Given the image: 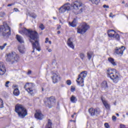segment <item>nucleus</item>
I'll list each match as a JSON object with an SVG mask.
<instances>
[{"instance_id": "f8f14e48", "label": "nucleus", "mask_w": 128, "mask_h": 128, "mask_svg": "<svg viewBox=\"0 0 128 128\" xmlns=\"http://www.w3.org/2000/svg\"><path fill=\"white\" fill-rule=\"evenodd\" d=\"M88 112L89 114H90L92 116H96V114H100V110L98 108H90L88 110Z\"/></svg>"}, {"instance_id": "20e7f679", "label": "nucleus", "mask_w": 128, "mask_h": 128, "mask_svg": "<svg viewBox=\"0 0 128 128\" xmlns=\"http://www.w3.org/2000/svg\"><path fill=\"white\" fill-rule=\"evenodd\" d=\"M15 112L20 118H24L26 116H28L26 109L22 104H17L15 106Z\"/></svg>"}, {"instance_id": "dca6fc26", "label": "nucleus", "mask_w": 128, "mask_h": 128, "mask_svg": "<svg viewBox=\"0 0 128 128\" xmlns=\"http://www.w3.org/2000/svg\"><path fill=\"white\" fill-rule=\"evenodd\" d=\"M101 100L106 108L107 110H110V105L108 104V102L106 100V99L102 98H101Z\"/></svg>"}, {"instance_id": "7ed1b4c3", "label": "nucleus", "mask_w": 128, "mask_h": 128, "mask_svg": "<svg viewBox=\"0 0 128 128\" xmlns=\"http://www.w3.org/2000/svg\"><path fill=\"white\" fill-rule=\"evenodd\" d=\"M106 74L108 78H110L114 82L116 83L120 80V74L116 69H108L106 70Z\"/></svg>"}, {"instance_id": "603ef678", "label": "nucleus", "mask_w": 128, "mask_h": 128, "mask_svg": "<svg viewBox=\"0 0 128 128\" xmlns=\"http://www.w3.org/2000/svg\"><path fill=\"white\" fill-rule=\"evenodd\" d=\"M58 34H60V31H58Z\"/></svg>"}, {"instance_id": "6e6552de", "label": "nucleus", "mask_w": 128, "mask_h": 128, "mask_svg": "<svg viewBox=\"0 0 128 128\" xmlns=\"http://www.w3.org/2000/svg\"><path fill=\"white\" fill-rule=\"evenodd\" d=\"M88 28H90V26L86 22L82 23L78 28L77 32L81 34H84L86 32V30H88Z\"/></svg>"}, {"instance_id": "9b49d317", "label": "nucleus", "mask_w": 128, "mask_h": 128, "mask_svg": "<svg viewBox=\"0 0 128 128\" xmlns=\"http://www.w3.org/2000/svg\"><path fill=\"white\" fill-rule=\"evenodd\" d=\"M126 50V47L124 46H121L120 47H116L115 48V54L118 56H122L124 54V52Z\"/></svg>"}, {"instance_id": "3c124183", "label": "nucleus", "mask_w": 128, "mask_h": 128, "mask_svg": "<svg viewBox=\"0 0 128 128\" xmlns=\"http://www.w3.org/2000/svg\"><path fill=\"white\" fill-rule=\"evenodd\" d=\"M70 122H76V120H70Z\"/></svg>"}, {"instance_id": "9d476101", "label": "nucleus", "mask_w": 128, "mask_h": 128, "mask_svg": "<svg viewBox=\"0 0 128 128\" xmlns=\"http://www.w3.org/2000/svg\"><path fill=\"white\" fill-rule=\"evenodd\" d=\"M44 104L48 106L49 108H51L54 106V104H56V98L54 96H50L45 99Z\"/></svg>"}, {"instance_id": "a18cd8bd", "label": "nucleus", "mask_w": 128, "mask_h": 128, "mask_svg": "<svg viewBox=\"0 0 128 128\" xmlns=\"http://www.w3.org/2000/svg\"><path fill=\"white\" fill-rule=\"evenodd\" d=\"M74 90H76L74 88H71V91H72V92H74Z\"/></svg>"}, {"instance_id": "0eeeda50", "label": "nucleus", "mask_w": 128, "mask_h": 128, "mask_svg": "<svg viewBox=\"0 0 128 128\" xmlns=\"http://www.w3.org/2000/svg\"><path fill=\"white\" fill-rule=\"evenodd\" d=\"M25 90L28 92L30 96H34V94L36 92V85L32 83H27L24 86Z\"/></svg>"}, {"instance_id": "cd10ccee", "label": "nucleus", "mask_w": 128, "mask_h": 128, "mask_svg": "<svg viewBox=\"0 0 128 128\" xmlns=\"http://www.w3.org/2000/svg\"><path fill=\"white\" fill-rule=\"evenodd\" d=\"M102 86L104 88H108V84H106V82H104L102 84Z\"/></svg>"}, {"instance_id": "473e14b6", "label": "nucleus", "mask_w": 128, "mask_h": 128, "mask_svg": "<svg viewBox=\"0 0 128 128\" xmlns=\"http://www.w3.org/2000/svg\"><path fill=\"white\" fill-rule=\"evenodd\" d=\"M114 38H116V40H120V34H115Z\"/></svg>"}, {"instance_id": "4468645a", "label": "nucleus", "mask_w": 128, "mask_h": 128, "mask_svg": "<svg viewBox=\"0 0 128 128\" xmlns=\"http://www.w3.org/2000/svg\"><path fill=\"white\" fill-rule=\"evenodd\" d=\"M6 70L3 62H0V76H4L6 74Z\"/></svg>"}, {"instance_id": "ea45409f", "label": "nucleus", "mask_w": 128, "mask_h": 128, "mask_svg": "<svg viewBox=\"0 0 128 128\" xmlns=\"http://www.w3.org/2000/svg\"><path fill=\"white\" fill-rule=\"evenodd\" d=\"M114 16H116V15H113L112 14V12H110V18H114Z\"/></svg>"}, {"instance_id": "bf43d9fd", "label": "nucleus", "mask_w": 128, "mask_h": 128, "mask_svg": "<svg viewBox=\"0 0 128 128\" xmlns=\"http://www.w3.org/2000/svg\"><path fill=\"white\" fill-rule=\"evenodd\" d=\"M122 3L124 4V1H123V2H122Z\"/></svg>"}, {"instance_id": "13d9d810", "label": "nucleus", "mask_w": 128, "mask_h": 128, "mask_svg": "<svg viewBox=\"0 0 128 128\" xmlns=\"http://www.w3.org/2000/svg\"><path fill=\"white\" fill-rule=\"evenodd\" d=\"M54 20H56V18H54Z\"/></svg>"}, {"instance_id": "4c0bfd02", "label": "nucleus", "mask_w": 128, "mask_h": 128, "mask_svg": "<svg viewBox=\"0 0 128 128\" xmlns=\"http://www.w3.org/2000/svg\"><path fill=\"white\" fill-rule=\"evenodd\" d=\"M6 16V13L4 12H1L0 13V16Z\"/></svg>"}, {"instance_id": "2eb2a0df", "label": "nucleus", "mask_w": 128, "mask_h": 128, "mask_svg": "<svg viewBox=\"0 0 128 128\" xmlns=\"http://www.w3.org/2000/svg\"><path fill=\"white\" fill-rule=\"evenodd\" d=\"M52 74V78L53 84H56L58 82V80H60V76L56 73H53Z\"/></svg>"}, {"instance_id": "6ab92c4d", "label": "nucleus", "mask_w": 128, "mask_h": 128, "mask_svg": "<svg viewBox=\"0 0 128 128\" xmlns=\"http://www.w3.org/2000/svg\"><path fill=\"white\" fill-rule=\"evenodd\" d=\"M14 90L13 92V94L16 96H20V90L18 88V85L14 86Z\"/></svg>"}, {"instance_id": "ddd939ff", "label": "nucleus", "mask_w": 128, "mask_h": 128, "mask_svg": "<svg viewBox=\"0 0 128 128\" xmlns=\"http://www.w3.org/2000/svg\"><path fill=\"white\" fill-rule=\"evenodd\" d=\"M34 116L36 120H42L44 118V114L42 113L40 110H36V112L34 114Z\"/></svg>"}, {"instance_id": "c9c22d12", "label": "nucleus", "mask_w": 128, "mask_h": 128, "mask_svg": "<svg viewBox=\"0 0 128 128\" xmlns=\"http://www.w3.org/2000/svg\"><path fill=\"white\" fill-rule=\"evenodd\" d=\"M66 84L68 86H70V84H72V81H70V80H68L66 81Z\"/></svg>"}, {"instance_id": "7c9ffc66", "label": "nucleus", "mask_w": 128, "mask_h": 128, "mask_svg": "<svg viewBox=\"0 0 128 128\" xmlns=\"http://www.w3.org/2000/svg\"><path fill=\"white\" fill-rule=\"evenodd\" d=\"M39 28H40L41 30H44V25L42 24H40L39 26Z\"/></svg>"}, {"instance_id": "052dcab7", "label": "nucleus", "mask_w": 128, "mask_h": 128, "mask_svg": "<svg viewBox=\"0 0 128 128\" xmlns=\"http://www.w3.org/2000/svg\"><path fill=\"white\" fill-rule=\"evenodd\" d=\"M126 115L128 116V113H126Z\"/></svg>"}, {"instance_id": "72a5a7b5", "label": "nucleus", "mask_w": 128, "mask_h": 128, "mask_svg": "<svg viewBox=\"0 0 128 128\" xmlns=\"http://www.w3.org/2000/svg\"><path fill=\"white\" fill-rule=\"evenodd\" d=\"M31 18H36V14H32L30 15Z\"/></svg>"}, {"instance_id": "8fccbe9b", "label": "nucleus", "mask_w": 128, "mask_h": 128, "mask_svg": "<svg viewBox=\"0 0 128 128\" xmlns=\"http://www.w3.org/2000/svg\"><path fill=\"white\" fill-rule=\"evenodd\" d=\"M48 43H49L50 44H52V41H50H50H48Z\"/></svg>"}, {"instance_id": "f257e3e1", "label": "nucleus", "mask_w": 128, "mask_h": 128, "mask_svg": "<svg viewBox=\"0 0 128 128\" xmlns=\"http://www.w3.org/2000/svg\"><path fill=\"white\" fill-rule=\"evenodd\" d=\"M21 34H24L30 38V41L32 44V46L34 50L32 51V52H34V50H36L38 52H40V43L38 40V34L37 32L28 30L24 28L22 30Z\"/></svg>"}, {"instance_id": "aec40b11", "label": "nucleus", "mask_w": 128, "mask_h": 128, "mask_svg": "<svg viewBox=\"0 0 128 128\" xmlns=\"http://www.w3.org/2000/svg\"><path fill=\"white\" fill-rule=\"evenodd\" d=\"M108 62L112 64L114 66H116V62L114 60V59L112 58H108Z\"/></svg>"}, {"instance_id": "49530a36", "label": "nucleus", "mask_w": 128, "mask_h": 128, "mask_svg": "<svg viewBox=\"0 0 128 128\" xmlns=\"http://www.w3.org/2000/svg\"><path fill=\"white\" fill-rule=\"evenodd\" d=\"M14 6V4H8V6Z\"/></svg>"}, {"instance_id": "423d86ee", "label": "nucleus", "mask_w": 128, "mask_h": 128, "mask_svg": "<svg viewBox=\"0 0 128 128\" xmlns=\"http://www.w3.org/2000/svg\"><path fill=\"white\" fill-rule=\"evenodd\" d=\"M20 60V56L18 54H16V52H12L6 54V60L10 62H18Z\"/></svg>"}, {"instance_id": "2f4dec72", "label": "nucleus", "mask_w": 128, "mask_h": 128, "mask_svg": "<svg viewBox=\"0 0 128 128\" xmlns=\"http://www.w3.org/2000/svg\"><path fill=\"white\" fill-rule=\"evenodd\" d=\"M4 108V102H2V100L0 98V108Z\"/></svg>"}, {"instance_id": "412c9836", "label": "nucleus", "mask_w": 128, "mask_h": 128, "mask_svg": "<svg viewBox=\"0 0 128 128\" xmlns=\"http://www.w3.org/2000/svg\"><path fill=\"white\" fill-rule=\"evenodd\" d=\"M16 38L20 44H24V39L22 36L20 35H16Z\"/></svg>"}, {"instance_id": "79ce46f5", "label": "nucleus", "mask_w": 128, "mask_h": 128, "mask_svg": "<svg viewBox=\"0 0 128 128\" xmlns=\"http://www.w3.org/2000/svg\"><path fill=\"white\" fill-rule=\"evenodd\" d=\"M27 74H32V70H29L27 73Z\"/></svg>"}, {"instance_id": "c756f323", "label": "nucleus", "mask_w": 128, "mask_h": 128, "mask_svg": "<svg viewBox=\"0 0 128 128\" xmlns=\"http://www.w3.org/2000/svg\"><path fill=\"white\" fill-rule=\"evenodd\" d=\"M6 46H8V44L4 43L2 46H0V50H4V48Z\"/></svg>"}, {"instance_id": "58836bf2", "label": "nucleus", "mask_w": 128, "mask_h": 128, "mask_svg": "<svg viewBox=\"0 0 128 128\" xmlns=\"http://www.w3.org/2000/svg\"><path fill=\"white\" fill-rule=\"evenodd\" d=\"M104 126L106 128H110V125L108 123L104 124Z\"/></svg>"}, {"instance_id": "a211bd4d", "label": "nucleus", "mask_w": 128, "mask_h": 128, "mask_svg": "<svg viewBox=\"0 0 128 128\" xmlns=\"http://www.w3.org/2000/svg\"><path fill=\"white\" fill-rule=\"evenodd\" d=\"M67 44L68 46H70L72 50H74V42L72 41V38H69L67 41Z\"/></svg>"}, {"instance_id": "864d4df0", "label": "nucleus", "mask_w": 128, "mask_h": 128, "mask_svg": "<svg viewBox=\"0 0 128 128\" xmlns=\"http://www.w3.org/2000/svg\"><path fill=\"white\" fill-rule=\"evenodd\" d=\"M72 118H74V114L72 115Z\"/></svg>"}, {"instance_id": "1a4fd4ad", "label": "nucleus", "mask_w": 128, "mask_h": 128, "mask_svg": "<svg viewBox=\"0 0 128 128\" xmlns=\"http://www.w3.org/2000/svg\"><path fill=\"white\" fill-rule=\"evenodd\" d=\"M87 72L86 71H84L81 72L80 74L78 76V78H77L76 82L80 86H84V78L86 77Z\"/></svg>"}, {"instance_id": "f03ea898", "label": "nucleus", "mask_w": 128, "mask_h": 128, "mask_svg": "<svg viewBox=\"0 0 128 128\" xmlns=\"http://www.w3.org/2000/svg\"><path fill=\"white\" fill-rule=\"evenodd\" d=\"M72 8L73 12L75 14H78L82 12V3L80 1H76L72 4L66 3L62 6L58 10L60 14H64L66 10H70V7Z\"/></svg>"}, {"instance_id": "de8ad7c7", "label": "nucleus", "mask_w": 128, "mask_h": 128, "mask_svg": "<svg viewBox=\"0 0 128 128\" xmlns=\"http://www.w3.org/2000/svg\"><path fill=\"white\" fill-rule=\"evenodd\" d=\"M61 26H58V27H57V30H60V28Z\"/></svg>"}, {"instance_id": "4d7b16f0", "label": "nucleus", "mask_w": 128, "mask_h": 128, "mask_svg": "<svg viewBox=\"0 0 128 128\" xmlns=\"http://www.w3.org/2000/svg\"><path fill=\"white\" fill-rule=\"evenodd\" d=\"M74 116L75 114H76V113L74 112Z\"/></svg>"}, {"instance_id": "393cba45", "label": "nucleus", "mask_w": 128, "mask_h": 128, "mask_svg": "<svg viewBox=\"0 0 128 128\" xmlns=\"http://www.w3.org/2000/svg\"><path fill=\"white\" fill-rule=\"evenodd\" d=\"M52 120H48L46 128H52Z\"/></svg>"}, {"instance_id": "a19ab883", "label": "nucleus", "mask_w": 128, "mask_h": 128, "mask_svg": "<svg viewBox=\"0 0 128 128\" xmlns=\"http://www.w3.org/2000/svg\"><path fill=\"white\" fill-rule=\"evenodd\" d=\"M103 7H104V8H109L108 6L106 5V4L104 5V6H103Z\"/></svg>"}, {"instance_id": "c03bdc74", "label": "nucleus", "mask_w": 128, "mask_h": 128, "mask_svg": "<svg viewBox=\"0 0 128 128\" xmlns=\"http://www.w3.org/2000/svg\"><path fill=\"white\" fill-rule=\"evenodd\" d=\"M14 12H20V10H18V9L16 8H14Z\"/></svg>"}, {"instance_id": "5fc2aeb1", "label": "nucleus", "mask_w": 128, "mask_h": 128, "mask_svg": "<svg viewBox=\"0 0 128 128\" xmlns=\"http://www.w3.org/2000/svg\"><path fill=\"white\" fill-rule=\"evenodd\" d=\"M116 116H120V114H116Z\"/></svg>"}, {"instance_id": "bb28decb", "label": "nucleus", "mask_w": 128, "mask_h": 128, "mask_svg": "<svg viewBox=\"0 0 128 128\" xmlns=\"http://www.w3.org/2000/svg\"><path fill=\"white\" fill-rule=\"evenodd\" d=\"M88 58L89 60H90V59L92 57V52H88L87 54Z\"/></svg>"}, {"instance_id": "4be33fe9", "label": "nucleus", "mask_w": 128, "mask_h": 128, "mask_svg": "<svg viewBox=\"0 0 128 128\" xmlns=\"http://www.w3.org/2000/svg\"><path fill=\"white\" fill-rule=\"evenodd\" d=\"M18 50L20 54H24V46H21L18 47Z\"/></svg>"}, {"instance_id": "f704fd0d", "label": "nucleus", "mask_w": 128, "mask_h": 128, "mask_svg": "<svg viewBox=\"0 0 128 128\" xmlns=\"http://www.w3.org/2000/svg\"><path fill=\"white\" fill-rule=\"evenodd\" d=\"M10 81H7L6 82V84H5V86L6 87V88H8V84H10Z\"/></svg>"}, {"instance_id": "b1692460", "label": "nucleus", "mask_w": 128, "mask_h": 128, "mask_svg": "<svg viewBox=\"0 0 128 128\" xmlns=\"http://www.w3.org/2000/svg\"><path fill=\"white\" fill-rule=\"evenodd\" d=\"M69 24L70 26L72 28H74V26H76V20H74L72 22H69Z\"/></svg>"}, {"instance_id": "c85d7f7f", "label": "nucleus", "mask_w": 128, "mask_h": 128, "mask_svg": "<svg viewBox=\"0 0 128 128\" xmlns=\"http://www.w3.org/2000/svg\"><path fill=\"white\" fill-rule=\"evenodd\" d=\"M84 56H85L84 54L80 53V58L82 60H84Z\"/></svg>"}, {"instance_id": "e433bc0d", "label": "nucleus", "mask_w": 128, "mask_h": 128, "mask_svg": "<svg viewBox=\"0 0 128 128\" xmlns=\"http://www.w3.org/2000/svg\"><path fill=\"white\" fill-rule=\"evenodd\" d=\"M112 120H113V122H116V116H112Z\"/></svg>"}, {"instance_id": "09e8293b", "label": "nucleus", "mask_w": 128, "mask_h": 128, "mask_svg": "<svg viewBox=\"0 0 128 128\" xmlns=\"http://www.w3.org/2000/svg\"><path fill=\"white\" fill-rule=\"evenodd\" d=\"M48 52H52V49H49V50H48Z\"/></svg>"}, {"instance_id": "6e6d98bb", "label": "nucleus", "mask_w": 128, "mask_h": 128, "mask_svg": "<svg viewBox=\"0 0 128 128\" xmlns=\"http://www.w3.org/2000/svg\"><path fill=\"white\" fill-rule=\"evenodd\" d=\"M44 88H42V92H44Z\"/></svg>"}, {"instance_id": "37998d69", "label": "nucleus", "mask_w": 128, "mask_h": 128, "mask_svg": "<svg viewBox=\"0 0 128 128\" xmlns=\"http://www.w3.org/2000/svg\"><path fill=\"white\" fill-rule=\"evenodd\" d=\"M48 38H46V41H45V42L46 44L48 42Z\"/></svg>"}, {"instance_id": "680f3d73", "label": "nucleus", "mask_w": 128, "mask_h": 128, "mask_svg": "<svg viewBox=\"0 0 128 128\" xmlns=\"http://www.w3.org/2000/svg\"><path fill=\"white\" fill-rule=\"evenodd\" d=\"M114 105L116 106V104H114Z\"/></svg>"}, {"instance_id": "39448f33", "label": "nucleus", "mask_w": 128, "mask_h": 128, "mask_svg": "<svg viewBox=\"0 0 128 128\" xmlns=\"http://www.w3.org/2000/svg\"><path fill=\"white\" fill-rule=\"evenodd\" d=\"M0 34L6 38H8L10 36V28L8 24H5L0 26Z\"/></svg>"}, {"instance_id": "5701e85b", "label": "nucleus", "mask_w": 128, "mask_h": 128, "mask_svg": "<svg viewBox=\"0 0 128 128\" xmlns=\"http://www.w3.org/2000/svg\"><path fill=\"white\" fill-rule=\"evenodd\" d=\"M70 102H72L73 104H76V102L78 101V99H76V97L72 96L70 98Z\"/></svg>"}, {"instance_id": "a878e982", "label": "nucleus", "mask_w": 128, "mask_h": 128, "mask_svg": "<svg viewBox=\"0 0 128 128\" xmlns=\"http://www.w3.org/2000/svg\"><path fill=\"white\" fill-rule=\"evenodd\" d=\"M92 4H98L100 3V0H89Z\"/></svg>"}, {"instance_id": "f3484780", "label": "nucleus", "mask_w": 128, "mask_h": 128, "mask_svg": "<svg viewBox=\"0 0 128 128\" xmlns=\"http://www.w3.org/2000/svg\"><path fill=\"white\" fill-rule=\"evenodd\" d=\"M116 31L112 30H110L108 31V36L109 38H114V36H116Z\"/></svg>"}]
</instances>
